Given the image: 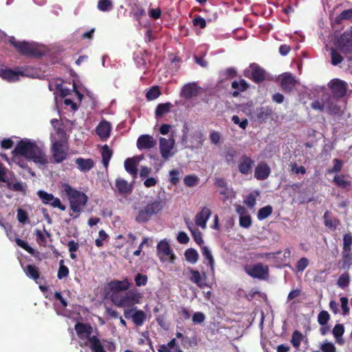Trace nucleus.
Listing matches in <instances>:
<instances>
[{"instance_id":"1","label":"nucleus","mask_w":352,"mask_h":352,"mask_svg":"<svg viewBox=\"0 0 352 352\" xmlns=\"http://www.w3.org/2000/svg\"><path fill=\"white\" fill-rule=\"evenodd\" d=\"M13 155L23 156L36 164L45 165L47 159L43 150L34 141L23 139L18 142L12 151Z\"/></svg>"},{"instance_id":"2","label":"nucleus","mask_w":352,"mask_h":352,"mask_svg":"<svg viewBox=\"0 0 352 352\" xmlns=\"http://www.w3.org/2000/svg\"><path fill=\"white\" fill-rule=\"evenodd\" d=\"M63 189L69 201L70 209L77 214L74 217L76 218L78 217L83 207L87 204L88 197L85 193L72 188L68 184L63 185Z\"/></svg>"},{"instance_id":"3","label":"nucleus","mask_w":352,"mask_h":352,"mask_svg":"<svg viewBox=\"0 0 352 352\" xmlns=\"http://www.w3.org/2000/svg\"><path fill=\"white\" fill-rule=\"evenodd\" d=\"M164 206V204L160 199L147 203L146 206L139 209L135 221L138 223L148 222L153 216L162 210Z\"/></svg>"},{"instance_id":"4","label":"nucleus","mask_w":352,"mask_h":352,"mask_svg":"<svg viewBox=\"0 0 352 352\" xmlns=\"http://www.w3.org/2000/svg\"><path fill=\"white\" fill-rule=\"evenodd\" d=\"M9 42L19 54L23 56L38 58L44 55L43 52L34 43L18 41L14 36L10 38Z\"/></svg>"},{"instance_id":"5","label":"nucleus","mask_w":352,"mask_h":352,"mask_svg":"<svg viewBox=\"0 0 352 352\" xmlns=\"http://www.w3.org/2000/svg\"><path fill=\"white\" fill-rule=\"evenodd\" d=\"M142 295L136 290L131 289L124 294L113 296V301L119 307H130L140 303Z\"/></svg>"},{"instance_id":"6","label":"nucleus","mask_w":352,"mask_h":352,"mask_svg":"<svg viewBox=\"0 0 352 352\" xmlns=\"http://www.w3.org/2000/svg\"><path fill=\"white\" fill-rule=\"evenodd\" d=\"M244 272L253 278L259 280L267 279L269 276V267L261 263L254 265H245L243 267Z\"/></svg>"},{"instance_id":"7","label":"nucleus","mask_w":352,"mask_h":352,"mask_svg":"<svg viewBox=\"0 0 352 352\" xmlns=\"http://www.w3.org/2000/svg\"><path fill=\"white\" fill-rule=\"evenodd\" d=\"M243 74L257 84L263 82L265 79V69L256 63L250 64L249 69L244 70Z\"/></svg>"},{"instance_id":"8","label":"nucleus","mask_w":352,"mask_h":352,"mask_svg":"<svg viewBox=\"0 0 352 352\" xmlns=\"http://www.w3.org/2000/svg\"><path fill=\"white\" fill-rule=\"evenodd\" d=\"M157 256L161 261L173 263L176 259L170 245L166 240L160 241L157 245Z\"/></svg>"},{"instance_id":"9","label":"nucleus","mask_w":352,"mask_h":352,"mask_svg":"<svg viewBox=\"0 0 352 352\" xmlns=\"http://www.w3.org/2000/svg\"><path fill=\"white\" fill-rule=\"evenodd\" d=\"M328 87L334 98H342L346 94L348 85L342 80L334 78L328 83Z\"/></svg>"},{"instance_id":"10","label":"nucleus","mask_w":352,"mask_h":352,"mask_svg":"<svg viewBox=\"0 0 352 352\" xmlns=\"http://www.w3.org/2000/svg\"><path fill=\"white\" fill-rule=\"evenodd\" d=\"M338 50L344 54H352V32L346 31L335 43Z\"/></svg>"},{"instance_id":"11","label":"nucleus","mask_w":352,"mask_h":352,"mask_svg":"<svg viewBox=\"0 0 352 352\" xmlns=\"http://www.w3.org/2000/svg\"><path fill=\"white\" fill-rule=\"evenodd\" d=\"M37 195L41 199L43 204L50 205L53 208H57L62 211L65 210V206L61 203L59 198L55 197L52 194L40 190L37 192Z\"/></svg>"},{"instance_id":"12","label":"nucleus","mask_w":352,"mask_h":352,"mask_svg":"<svg viewBox=\"0 0 352 352\" xmlns=\"http://www.w3.org/2000/svg\"><path fill=\"white\" fill-rule=\"evenodd\" d=\"M65 140L55 141L52 146V157L56 163H60L67 157V151L65 149Z\"/></svg>"},{"instance_id":"13","label":"nucleus","mask_w":352,"mask_h":352,"mask_svg":"<svg viewBox=\"0 0 352 352\" xmlns=\"http://www.w3.org/2000/svg\"><path fill=\"white\" fill-rule=\"evenodd\" d=\"M74 329L78 338L81 340L89 341L93 336L91 334L94 332V329L89 323L78 322L74 326Z\"/></svg>"},{"instance_id":"14","label":"nucleus","mask_w":352,"mask_h":352,"mask_svg":"<svg viewBox=\"0 0 352 352\" xmlns=\"http://www.w3.org/2000/svg\"><path fill=\"white\" fill-rule=\"evenodd\" d=\"M174 145L175 142L173 139L167 140L164 138L160 139V151L164 160H168L174 155V153L171 152Z\"/></svg>"},{"instance_id":"15","label":"nucleus","mask_w":352,"mask_h":352,"mask_svg":"<svg viewBox=\"0 0 352 352\" xmlns=\"http://www.w3.org/2000/svg\"><path fill=\"white\" fill-rule=\"evenodd\" d=\"M254 165V161L246 155H243L239 159L238 163L239 171L245 175L252 173Z\"/></svg>"},{"instance_id":"16","label":"nucleus","mask_w":352,"mask_h":352,"mask_svg":"<svg viewBox=\"0 0 352 352\" xmlns=\"http://www.w3.org/2000/svg\"><path fill=\"white\" fill-rule=\"evenodd\" d=\"M296 80L291 73H285L280 82L282 89L286 93H291L296 85Z\"/></svg>"},{"instance_id":"17","label":"nucleus","mask_w":352,"mask_h":352,"mask_svg":"<svg viewBox=\"0 0 352 352\" xmlns=\"http://www.w3.org/2000/svg\"><path fill=\"white\" fill-rule=\"evenodd\" d=\"M273 114V109L270 106L257 107L254 111L255 118L260 123L265 122Z\"/></svg>"},{"instance_id":"18","label":"nucleus","mask_w":352,"mask_h":352,"mask_svg":"<svg viewBox=\"0 0 352 352\" xmlns=\"http://www.w3.org/2000/svg\"><path fill=\"white\" fill-rule=\"evenodd\" d=\"M211 210L209 208L204 206L201 208L195 218V224L203 229L206 228V223L211 215Z\"/></svg>"},{"instance_id":"19","label":"nucleus","mask_w":352,"mask_h":352,"mask_svg":"<svg viewBox=\"0 0 352 352\" xmlns=\"http://www.w3.org/2000/svg\"><path fill=\"white\" fill-rule=\"evenodd\" d=\"M271 173V168L265 162L257 164L254 169V177L260 181L266 179Z\"/></svg>"},{"instance_id":"20","label":"nucleus","mask_w":352,"mask_h":352,"mask_svg":"<svg viewBox=\"0 0 352 352\" xmlns=\"http://www.w3.org/2000/svg\"><path fill=\"white\" fill-rule=\"evenodd\" d=\"M199 87L196 82H189L186 84L182 89L181 97L190 99L196 96L199 94Z\"/></svg>"},{"instance_id":"21","label":"nucleus","mask_w":352,"mask_h":352,"mask_svg":"<svg viewBox=\"0 0 352 352\" xmlns=\"http://www.w3.org/2000/svg\"><path fill=\"white\" fill-rule=\"evenodd\" d=\"M156 144V140L150 135H142L137 140V146L140 150L151 149Z\"/></svg>"},{"instance_id":"22","label":"nucleus","mask_w":352,"mask_h":352,"mask_svg":"<svg viewBox=\"0 0 352 352\" xmlns=\"http://www.w3.org/2000/svg\"><path fill=\"white\" fill-rule=\"evenodd\" d=\"M189 272L191 274L190 277V280L191 282L194 283L200 288H204L207 286V284L205 283L206 279V272H203L202 274L198 270H195L192 268L189 267Z\"/></svg>"},{"instance_id":"23","label":"nucleus","mask_w":352,"mask_h":352,"mask_svg":"<svg viewBox=\"0 0 352 352\" xmlns=\"http://www.w3.org/2000/svg\"><path fill=\"white\" fill-rule=\"evenodd\" d=\"M115 186L119 194L122 195H130L133 191V185L122 178H117Z\"/></svg>"},{"instance_id":"24","label":"nucleus","mask_w":352,"mask_h":352,"mask_svg":"<svg viewBox=\"0 0 352 352\" xmlns=\"http://www.w3.org/2000/svg\"><path fill=\"white\" fill-rule=\"evenodd\" d=\"M19 75L24 76V74L23 72H16L10 69H4L0 67V76L9 82L18 80Z\"/></svg>"},{"instance_id":"25","label":"nucleus","mask_w":352,"mask_h":352,"mask_svg":"<svg viewBox=\"0 0 352 352\" xmlns=\"http://www.w3.org/2000/svg\"><path fill=\"white\" fill-rule=\"evenodd\" d=\"M111 130L110 123L106 120H102L97 126L96 132L102 140H106L109 137Z\"/></svg>"},{"instance_id":"26","label":"nucleus","mask_w":352,"mask_h":352,"mask_svg":"<svg viewBox=\"0 0 352 352\" xmlns=\"http://www.w3.org/2000/svg\"><path fill=\"white\" fill-rule=\"evenodd\" d=\"M76 164H77L78 168L81 172H88L91 169H92L94 166V162L92 159H84L82 157H78L75 160Z\"/></svg>"},{"instance_id":"27","label":"nucleus","mask_w":352,"mask_h":352,"mask_svg":"<svg viewBox=\"0 0 352 352\" xmlns=\"http://www.w3.org/2000/svg\"><path fill=\"white\" fill-rule=\"evenodd\" d=\"M85 344L89 346L92 352H106L97 335H93L90 340L85 342Z\"/></svg>"},{"instance_id":"28","label":"nucleus","mask_w":352,"mask_h":352,"mask_svg":"<svg viewBox=\"0 0 352 352\" xmlns=\"http://www.w3.org/2000/svg\"><path fill=\"white\" fill-rule=\"evenodd\" d=\"M109 285L111 291L118 292L127 290L130 287L131 283L126 278L123 280H112Z\"/></svg>"},{"instance_id":"29","label":"nucleus","mask_w":352,"mask_h":352,"mask_svg":"<svg viewBox=\"0 0 352 352\" xmlns=\"http://www.w3.org/2000/svg\"><path fill=\"white\" fill-rule=\"evenodd\" d=\"M352 245V234L346 233L343 236V258L346 260L350 258V252Z\"/></svg>"},{"instance_id":"30","label":"nucleus","mask_w":352,"mask_h":352,"mask_svg":"<svg viewBox=\"0 0 352 352\" xmlns=\"http://www.w3.org/2000/svg\"><path fill=\"white\" fill-rule=\"evenodd\" d=\"M24 272L27 276L34 280L36 283H38L37 280L40 278V272L36 266L29 264L24 270Z\"/></svg>"},{"instance_id":"31","label":"nucleus","mask_w":352,"mask_h":352,"mask_svg":"<svg viewBox=\"0 0 352 352\" xmlns=\"http://www.w3.org/2000/svg\"><path fill=\"white\" fill-rule=\"evenodd\" d=\"M124 168L126 172L131 174L133 178L138 175V168L136 162L133 158H127L124 161Z\"/></svg>"},{"instance_id":"32","label":"nucleus","mask_w":352,"mask_h":352,"mask_svg":"<svg viewBox=\"0 0 352 352\" xmlns=\"http://www.w3.org/2000/svg\"><path fill=\"white\" fill-rule=\"evenodd\" d=\"M146 319V314L142 310H135L133 314L132 321L137 327H141Z\"/></svg>"},{"instance_id":"33","label":"nucleus","mask_w":352,"mask_h":352,"mask_svg":"<svg viewBox=\"0 0 352 352\" xmlns=\"http://www.w3.org/2000/svg\"><path fill=\"white\" fill-rule=\"evenodd\" d=\"M113 152L108 145L105 144L102 148V162L107 168L109 166V161L112 157Z\"/></svg>"},{"instance_id":"34","label":"nucleus","mask_w":352,"mask_h":352,"mask_svg":"<svg viewBox=\"0 0 352 352\" xmlns=\"http://www.w3.org/2000/svg\"><path fill=\"white\" fill-rule=\"evenodd\" d=\"M173 104L170 102L160 103L155 109V116L160 118L170 111Z\"/></svg>"},{"instance_id":"35","label":"nucleus","mask_w":352,"mask_h":352,"mask_svg":"<svg viewBox=\"0 0 352 352\" xmlns=\"http://www.w3.org/2000/svg\"><path fill=\"white\" fill-rule=\"evenodd\" d=\"M333 182L342 188H347L351 185V181L346 179L345 175L342 174L336 175Z\"/></svg>"},{"instance_id":"36","label":"nucleus","mask_w":352,"mask_h":352,"mask_svg":"<svg viewBox=\"0 0 352 352\" xmlns=\"http://www.w3.org/2000/svg\"><path fill=\"white\" fill-rule=\"evenodd\" d=\"M186 260L190 263H195L197 262L199 258V254L193 248H188L185 251L184 253Z\"/></svg>"},{"instance_id":"37","label":"nucleus","mask_w":352,"mask_h":352,"mask_svg":"<svg viewBox=\"0 0 352 352\" xmlns=\"http://www.w3.org/2000/svg\"><path fill=\"white\" fill-rule=\"evenodd\" d=\"M231 87L234 89H236V90L240 91L241 92H243L249 88L250 85L246 82L245 80H244L243 78H240L239 80L232 81V82L231 84Z\"/></svg>"},{"instance_id":"38","label":"nucleus","mask_w":352,"mask_h":352,"mask_svg":"<svg viewBox=\"0 0 352 352\" xmlns=\"http://www.w3.org/2000/svg\"><path fill=\"white\" fill-rule=\"evenodd\" d=\"M272 212L273 208L270 205L265 206L258 210L257 218L260 221L265 219L272 214Z\"/></svg>"},{"instance_id":"39","label":"nucleus","mask_w":352,"mask_h":352,"mask_svg":"<svg viewBox=\"0 0 352 352\" xmlns=\"http://www.w3.org/2000/svg\"><path fill=\"white\" fill-rule=\"evenodd\" d=\"M350 280L351 278L348 272H344L338 278L337 285L342 289H344L349 286Z\"/></svg>"},{"instance_id":"40","label":"nucleus","mask_w":352,"mask_h":352,"mask_svg":"<svg viewBox=\"0 0 352 352\" xmlns=\"http://www.w3.org/2000/svg\"><path fill=\"white\" fill-rule=\"evenodd\" d=\"M97 8L102 12H109L113 8V4L111 0H99Z\"/></svg>"},{"instance_id":"41","label":"nucleus","mask_w":352,"mask_h":352,"mask_svg":"<svg viewBox=\"0 0 352 352\" xmlns=\"http://www.w3.org/2000/svg\"><path fill=\"white\" fill-rule=\"evenodd\" d=\"M329 212L326 211L324 214V223L326 227L335 230L339 223V221L336 219L329 218Z\"/></svg>"},{"instance_id":"42","label":"nucleus","mask_w":352,"mask_h":352,"mask_svg":"<svg viewBox=\"0 0 352 352\" xmlns=\"http://www.w3.org/2000/svg\"><path fill=\"white\" fill-rule=\"evenodd\" d=\"M199 178L196 175H188L184 178V183L187 187H194L199 184Z\"/></svg>"},{"instance_id":"43","label":"nucleus","mask_w":352,"mask_h":352,"mask_svg":"<svg viewBox=\"0 0 352 352\" xmlns=\"http://www.w3.org/2000/svg\"><path fill=\"white\" fill-rule=\"evenodd\" d=\"M303 336L301 332H300L298 330H296L293 332L292 339H291V343L293 345L294 347H295L296 349H298L301 343V341L302 340Z\"/></svg>"},{"instance_id":"44","label":"nucleus","mask_w":352,"mask_h":352,"mask_svg":"<svg viewBox=\"0 0 352 352\" xmlns=\"http://www.w3.org/2000/svg\"><path fill=\"white\" fill-rule=\"evenodd\" d=\"M259 195L258 191L254 192H250L248 194L245 200L244 203L250 208H252L256 204V197Z\"/></svg>"},{"instance_id":"45","label":"nucleus","mask_w":352,"mask_h":352,"mask_svg":"<svg viewBox=\"0 0 352 352\" xmlns=\"http://www.w3.org/2000/svg\"><path fill=\"white\" fill-rule=\"evenodd\" d=\"M161 95V91L157 86L152 87L146 94V97L148 100H153L157 98Z\"/></svg>"},{"instance_id":"46","label":"nucleus","mask_w":352,"mask_h":352,"mask_svg":"<svg viewBox=\"0 0 352 352\" xmlns=\"http://www.w3.org/2000/svg\"><path fill=\"white\" fill-rule=\"evenodd\" d=\"M69 268L64 265V260H60L59 261V267L58 270L57 277L58 279L61 280L69 275Z\"/></svg>"},{"instance_id":"47","label":"nucleus","mask_w":352,"mask_h":352,"mask_svg":"<svg viewBox=\"0 0 352 352\" xmlns=\"http://www.w3.org/2000/svg\"><path fill=\"white\" fill-rule=\"evenodd\" d=\"M6 183L7 184L8 188L14 191L22 192H25V191H26V186L24 185L21 182H17L13 184H11V183L8 180V182H6Z\"/></svg>"},{"instance_id":"48","label":"nucleus","mask_w":352,"mask_h":352,"mask_svg":"<svg viewBox=\"0 0 352 352\" xmlns=\"http://www.w3.org/2000/svg\"><path fill=\"white\" fill-rule=\"evenodd\" d=\"M202 254L205 257V258L208 261V264H209L210 268L212 269V270H213L214 261L213 256L212 255V253L208 247L204 246L202 248Z\"/></svg>"},{"instance_id":"49","label":"nucleus","mask_w":352,"mask_h":352,"mask_svg":"<svg viewBox=\"0 0 352 352\" xmlns=\"http://www.w3.org/2000/svg\"><path fill=\"white\" fill-rule=\"evenodd\" d=\"M331 60L333 65H338L343 60L342 55L336 50H331Z\"/></svg>"},{"instance_id":"50","label":"nucleus","mask_w":352,"mask_h":352,"mask_svg":"<svg viewBox=\"0 0 352 352\" xmlns=\"http://www.w3.org/2000/svg\"><path fill=\"white\" fill-rule=\"evenodd\" d=\"M330 320V315L327 311H321L318 315V322L321 325L324 326L327 324Z\"/></svg>"},{"instance_id":"51","label":"nucleus","mask_w":352,"mask_h":352,"mask_svg":"<svg viewBox=\"0 0 352 352\" xmlns=\"http://www.w3.org/2000/svg\"><path fill=\"white\" fill-rule=\"evenodd\" d=\"M15 242L17 245H19V247H21V248H23V250L27 251L29 254H30L32 255H33L34 254V250L28 245V242H26L19 238H16Z\"/></svg>"},{"instance_id":"52","label":"nucleus","mask_w":352,"mask_h":352,"mask_svg":"<svg viewBox=\"0 0 352 352\" xmlns=\"http://www.w3.org/2000/svg\"><path fill=\"white\" fill-rule=\"evenodd\" d=\"M177 346H179L176 344V340L175 338L172 339L170 342H168L167 344H162L160 346V349H158L159 352H170V349H173Z\"/></svg>"},{"instance_id":"53","label":"nucleus","mask_w":352,"mask_h":352,"mask_svg":"<svg viewBox=\"0 0 352 352\" xmlns=\"http://www.w3.org/2000/svg\"><path fill=\"white\" fill-rule=\"evenodd\" d=\"M236 151L234 148H229L225 153V160L228 164L234 163Z\"/></svg>"},{"instance_id":"54","label":"nucleus","mask_w":352,"mask_h":352,"mask_svg":"<svg viewBox=\"0 0 352 352\" xmlns=\"http://www.w3.org/2000/svg\"><path fill=\"white\" fill-rule=\"evenodd\" d=\"M344 333V327L342 324H337L334 326L332 333L336 340L342 337Z\"/></svg>"},{"instance_id":"55","label":"nucleus","mask_w":352,"mask_h":352,"mask_svg":"<svg viewBox=\"0 0 352 352\" xmlns=\"http://www.w3.org/2000/svg\"><path fill=\"white\" fill-rule=\"evenodd\" d=\"M341 302V309L342 311L343 316H348L350 312V309L349 307V299L345 296L340 297V298Z\"/></svg>"},{"instance_id":"56","label":"nucleus","mask_w":352,"mask_h":352,"mask_svg":"<svg viewBox=\"0 0 352 352\" xmlns=\"http://www.w3.org/2000/svg\"><path fill=\"white\" fill-rule=\"evenodd\" d=\"M309 260L307 258L302 257V258H300L296 265V270L298 272H303L306 269V267L309 265Z\"/></svg>"},{"instance_id":"57","label":"nucleus","mask_w":352,"mask_h":352,"mask_svg":"<svg viewBox=\"0 0 352 352\" xmlns=\"http://www.w3.org/2000/svg\"><path fill=\"white\" fill-rule=\"evenodd\" d=\"M191 234L193 239L199 245H201L204 243L202 234L198 228H193V230H191Z\"/></svg>"},{"instance_id":"58","label":"nucleus","mask_w":352,"mask_h":352,"mask_svg":"<svg viewBox=\"0 0 352 352\" xmlns=\"http://www.w3.org/2000/svg\"><path fill=\"white\" fill-rule=\"evenodd\" d=\"M333 166L331 169L327 170V173L329 174L333 173H338L341 170L342 168V162L339 159H334L333 161Z\"/></svg>"},{"instance_id":"59","label":"nucleus","mask_w":352,"mask_h":352,"mask_svg":"<svg viewBox=\"0 0 352 352\" xmlns=\"http://www.w3.org/2000/svg\"><path fill=\"white\" fill-rule=\"evenodd\" d=\"M239 225L240 226L248 228L252 225V219L249 214H246L244 216H241L239 218Z\"/></svg>"},{"instance_id":"60","label":"nucleus","mask_w":352,"mask_h":352,"mask_svg":"<svg viewBox=\"0 0 352 352\" xmlns=\"http://www.w3.org/2000/svg\"><path fill=\"white\" fill-rule=\"evenodd\" d=\"M320 349L322 352H336V347L333 343L331 342H324L320 346Z\"/></svg>"},{"instance_id":"61","label":"nucleus","mask_w":352,"mask_h":352,"mask_svg":"<svg viewBox=\"0 0 352 352\" xmlns=\"http://www.w3.org/2000/svg\"><path fill=\"white\" fill-rule=\"evenodd\" d=\"M148 281V277L146 275L142 274H138L135 277V285L138 287L144 286L146 285Z\"/></svg>"},{"instance_id":"62","label":"nucleus","mask_w":352,"mask_h":352,"mask_svg":"<svg viewBox=\"0 0 352 352\" xmlns=\"http://www.w3.org/2000/svg\"><path fill=\"white\" fill-rule=\"evenodd\" d=\"M17 219L21 223H25L28 219L27 212L21 208L17 210Z\"/></svg>"},{"instance_id":"63","label":"nucleus","mask_w":352,"mask_h":352,"mask_svg":"<svg viewBox=\"0 0 352 352\" xmlns=\"http://www.w3.org/2000/svg\"><path fill=\"white\" fill-rule=\"evenodd\" d=\"M35 234L36 236V241L41 245H45L47 243L46 237L45 235L43 234V232L36 229L35 230Z\"/></svg>"},{"instance_id":"64","label":"nucleus","mask_w":352,"mask_h":352,"mask_svg":"<svg viewBox=\"0 0 352 352\" xmlns=\"http://www.w3.org/2000/svg\"><path fill=\"white\" fill-rule=\"evenodd\" d=\"M340 20H352V8L343 10L338 16Z\"/></svg>"}]
</instances>
